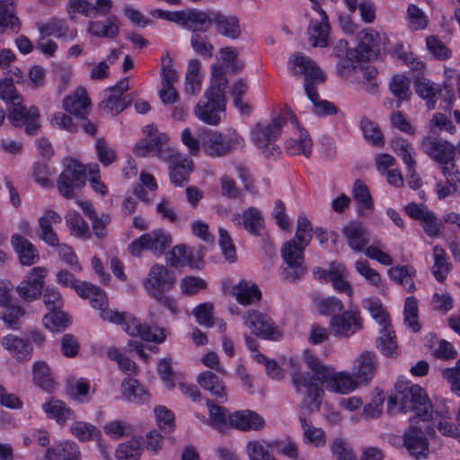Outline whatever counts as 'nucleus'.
Returning <instances> with one entry per match:
<instances>
[{
	"label": "nucleus",
	"instance_id": "9d476101",
	"mask_svg": "<svg viewBox=\"0 0 460 460\" xmlns=\"http://www.w3.org/2000/svg\"><path fill=\"white\" fill-rule=\"evenodd\" d=\"M432 433H402L393 435L388 441L396 447H405L416 459L426 458L429 454V438Z\"/></svg>",
	"mask_w": 460,
	"mask_h": 460
},
{
	"label": "nucleus",
	"instance_id": "338daca9",
	"mask_svg": "<svg viewBox=\"0 0 460 460\" xmlns=\"http://www.w3.org/2000/svg\"><path fill=\"white\" fill-rule=\"evenodd\" d=\"M180 287L181 293L184 296H193L199 290L205 289L207 288V283L200 278L188 276L181 280Z\"/></svg>",
	"mask_w": 460,
	"mask_h": 460
},
{
	"label": "nucleus",
	"instance_id": "5fc2aeb1",
	"mask_svg": "<svg viewBox=\"0 0 460 460\" xmlns=\"http://www.w3.org/2000/svg\"><path fill=\"white\" fill-rule=\"evenodd\" d=\"M44 411L58 422H65L70 416L71 411L59 400H50L42 405Z\"/></svg>",
	"mask_w": 460,
	"mask_h": 460
},
{
	"label": "nucleus",
	"instance_id": "6ab92c4d",
	"mask_svg": "<svg viewBox=\"0 0 460 460\" xmlns=\"http://www.w3.org/2000/svg\"><path fill=\"white\" fill-rule=\"evenodd\" d=\"M46 270L42 267H34L30 274L16 288V291L21 298L26 301L37 299L43 288V279Z\"/></svg>",
	"mask_w": 460,
	"mask_h": 460
},
{
	"label": "nucleus",
	"instance_id": "20e7f679",
	"mask_svg": "<svg viewBox=\"0 0 460 460\" xmlns=\"http://www.w3.org/2000/svg\"><path fill=\"white\" fill-rule=\"evenodd\" d=\"M305 360L314 373L320 375L328 391L344 394L356 390L360 385L353 375L345 372L331 373L329 367L311 354H306Z\"/></svg>",
	"mask_w": 460,
	"mask_h": 460
},
{
	"label": "nucleus",
	"instance_id": "f257e3e1",
	"mask_svg": "<svg viewBox=\"0 0 460 460\" xmlns=\"http://www.w3.org/2000/svg\"><path fill=\"white\" fill-rule=\"evenodd\" d=\"M211 69L209 87L206 89L203 98L194 107V114L204 123L217 126L221 121V113L226 111V89L228 81L225 70L220 66L213 65Z\"/></svg>",
	"mask_w": 460,
	"mask_h": 460
},
{
	"label": "nucleus",
	"instance_id": "bf43d9fd",
	"mask_svg": "<svg viewBox=\"0 0 460 460\" xmlns=\"http://www.w3.org/2000/svg\"><path fill=\"white\" fill-rule=\"evenodd\" d=\"M353 198L358 203L360 211L373 207V201L366 184L360 180H356L353 186Z\"/></svg>",
	"mask_w": 460,
	"mask_h": 460
},
{
	"label": "nucleus",
	"instance_id": "f8f14e48",
	"mask_svg": "<svg viewBox=\"0 0 460 460\" xmlns=\"http://www.w3.org/2000/svg\"><path fill=\"white\" fill-rule=\"evenodd\" d=\"M245 326L257 337L277 341L282 332L274 326L269 315L257 310L248 311L243 316Z\"/></svg>",
	"mask_w": 460,
	"mask_h": 460
},
{
	"label": "nucleus",
	"instance_id": "dca6fc26",
	"mask_svg": "<svg viewBox=\"0 0 460 460\" xmlns=\"http://www.w3.org/2000/svg\"><path fill=\"white\" fill-rule=\"evenodd\" d=\"M112 6L113 3L111 0H95V4L90 3L87 0H69L68 13L73 20L75 19L76 13L94 19L98 16L108 15Z\"/></svg>",
	"mask_w": 460,
	"mask_h": 460
},
{
	"label": "nucleus",
	"instance_id": "a18cd8bd",
	"mask_svg": "<svg viewBox=\"0 0 460 460\" xmlns=\"http://www.w3.org/2000/svg\"><path fill=\"white\" fill-rule=\"evenodd\" d=\"M243 227L254 235H260L263 227V217L261 213L255 208H248L242 214Z\"/></svg>",
	"mask_w": 460,
	"mask_h": 460
},
{
	"label": "nucleus",
	"instance_id": "09e8293b",
	"mask_svg": "<svg viewBox=\"0 0 460 460\" xmlns=\"http://www.w3.org/2000/svg\"><path fill=\"white\" fill-rule=\"evenodd\" d=\"M313 143L306 132H300L297 139H290L288 142L287 149L292 155H303L309 157L312 152Z\"/></svg>",
	"mask_w": 460,
	"mask_h": 460
},
{
	"label": "nucleus",
	"instance_id": "c85d7f7f",
	"mask_svg": "<svg viewBox=\"0 0 460 460\" xmlns=\"http://www.w3.org/2000/svg\"><path fill=\"white\" fill-rule=\"evenodd\" d=\"M3 346L12 353L18 361H28L31 358L33 349L27 340L9 334L4 337Z\"/></svg>",
	"mask_w": 460,
	"mask_h": 460
},
{
	"label": "nucleus",
	"instance_id": "49530a36",
	"mask_svg": "<svg viewBox=\"0 0 460 460\" xmlns=\"http://www.w3.org/2000/svg\"><path fill=\"white\" fill-rule=\"evenodd\" d=\"M167 263L172 267L192 265V255L185 244H178L166 254Z\"/></svg>",
	"mask_w": 460,
	"mask_h": 460
},
{
	"label": "nucleus",
	"instance_id": "e433bc0d",
	"mask_svg": "<svg viewBox=\"0 0 460 460\" xmlns=\"http://www.w3.org/2000/svg\"><path fill=\"white\" fill-rule=\"evenodd\" d=\"M438 413H434L432 407L423 410L422 412L415 413L410 419V426L408 431H435L437 429Z\"/></svg>",
	"mask_w": 460,
	"mask_h": 460
},
{
	"label": "nucleus",
	"instance_id": "2f4dec72",
	"mask_svg": "<svg viewBox=\"0 0 460 460\" xmlns=\"http://www.w3.org/2000/svg\"><path fill=\"white\" fill-rule=\"evenodd\" d=\"M21 22L15 15L14 0H0V34L12 30L18 32Z\"/></svg>",
	"mask_w": 460,
	"mask_h": 460
},
{
	"label": "nucleus",
	"instance_id": "393cba45",
	"mask_svg": "<svg viewBox=\"0 0 460 460\" xmlns=\"http://www.w3.org/2000/svg\"><path fill=\"white\" fill-rule=\"evenodd\" d=\"M61 220L60 215L56 211L51 209L46 210L44 214L39 217V238L50 246H58L59 240L52 225L58 224Z\"/></svg>",
	"mask_w": 460,
	"mask_h": 460
},
{
	"label": "nucleus",
	"instance_id": "7ed1b4c3",
	"mask_svg": "<svg viewBox=\"0 0 460 460\" xmlns=\"http://www.w3.org/2000/svg\"><path fill=\"white\" fill-rule=\"evenodd\" d=\"M430 405L427 394L420 385L400 383L395 385V393L388 397L387 411L389 414H394L397 410L418 413L430 408Z\"/></svg>",
	"mask_w": 460,
	"mask_h": 460
},
{
	"label": "nucleus",
	"instance_id": "13d9d810",
	"mask_svg": "<svg viewBox=\"0 0 460 460\" xmlns=\"http://www.w3.org/2000/svg\"><path fill=\"white\" fill-rule=\"evenodd\" d=\"M75 290L80 296L84 298H87L92 295L97 296L98 298L95 299L94 306L105 305L107 303V297L105 294L98 287L93 284L79 281Z\"/></svg>",
	"mask_w": 460,
	"mask_h": 460
},
{
	"label": "nucleus",
	"instance_id": "052dcab7",
	"mask_svg": "<svg viewBox=\"0 0 460 460\" xmlns=\"http://www.w3.org/2000/svg\"><path fill=\"white\" fill-rule=\"evenodd\" d=\"M139 456L140 443L135 438L119 444L116 450L117 460H137Z\"/></svg>",
	"mask_w": 460,
	"mask_h": 460
},
{
	"label": "nucleus",
	"instance_id": "412c9836",
	"mask_svg": "<svg viewBox=\"0 0 460 460\" xmlns=\"http://www.w3.org/2000/svg\"><path fill=\"white\" fill-rule=\"evenodd\" d=\"M319 18L312 20L308 27L309 40L314 48H325L328 46L330 24L326 13L322 9L314 10Z\"/></svg>",
	"mask_w": 460,
	"mask_h": 460
},
{
	"label": "nucleus",
	"instance_id": "6e6d98bb",
	"mask_svg": "<svg viewBox=\"0 0 460 460\" xmlns=\"http://www.w3.org/2000/svg\"><path fill=\"white\" fill-rule=\"evenodd\" d=\"M406 20L411 30H424L428 26V17L424 12L415 4H409Z\"/></svg>",
	"mask_w": 460,
	"mask_h": 460
},
{
	"label": "nucleus",
	"instance_id": "423d86ee",
	"mask_svg": "<svg viewBox=\"0 0 460 460\" xmlns=\"http://www.w3.org/2000/svg\"><path fill=\"white\" fill-rule=\"evenodd\" d=\"M291 381L296 393L304 396L307 408L310 411L319 410L324 394V382L320 379V375L294 371L291 374Z\"/></svg>",
	"mask_w": 460,
	"mask_h": 460
},
{
	"label": "nucleus",
	"instance_id": "aec40b11",
	"mask_svg": "<svg viewBox=\"0 0 460 460\" xmlns=\"http://www.w3.org/2000/svg\"><path fill=\"white\" fill-rule=\"evenodd\" d=\"M405 211L413 219L421 221L422 227L427 235L436 237L440 233V223L436 215L424 205L410 203Z\"/></svg>",
	"mask_w": 460,
	"mask_h": 460
},
{
	"label": "nucleus",
	"instance_id": "c9c22d12",
	"mask_svg": "<svg viewBox=\"0 0 460 460\" xmlns=\"http://www.w3.org/2000/svg\"><path fill=\"white\" fill-rule=\"evenodd\" d=\"M213 18L214 24L219 34L233 40L240 37L241 28L239 21L235 16L226 15L217 11Z\"/></svg>",
	"mask_w": 460,
	"mask_h": 460
},
{
	"label": "nucleus",
	"instance_id": "4c0bfd02",
	"mask_svg": "<svg viewBox=\"0 0 460 460\" xmlns=\"http://www.w3.org/2000/svg\"><path fill=\"white\" fill-rule=\"evenodd\" d=\"M33 381L42 390L52 393L56 389V382L51 376L49 367L45 361H36L32 368Z\"/></svg>",
	"mask_w": 460,
	"mask_h": 460
},
{
	"label": "nucleus",
	"instance_id": "f704fd0d",
	"mask_svg": "<svg viewBox=\"0 0 460 460\" xmlns=\"http://www.w3.org/2000/svg\"><path fill=\"white\" fill-rule=\"evenodd\" d=\"M90 102L86 90L84 88H77L74 93L63 100V108L67 112L78 118L84 114L86 108L90 105Z\"/></svg>",
	"mask_w": 460,
	"mask_h": 460
},
{
	"label": "nucleus",
	"instance_id": "c03bdc74",
	"mask_svg": "<svg viewBox=\"0 0 460 460\" xmlns=\"http://www.w3.org/2000/svg\"><path fill=\"white\" fill-rule=\"evenodd\" d=\"M313 301L318 313L323 315L332 314L333 316L343 311L342 302L335 296L321 297L316 296Z\"/></svg>",
	"mask_w": 460,
	"mask_h": 460
},
{
	"label": "nucleus",
	"instance_id": "cd10ccee",
	"mask_svg": "<svg viewBox=\"0 0 460 460\" xmlns=\"http://www.w3.org/2000/svg\"><path fill=\"white\" fill-rule=\"evenodd\" d=\"M197 383L217 399L226 401V385L215 373L211 371H203L196 378Z\"/></svg>",
	"mask_w": 460,
	"mask_h": 460
},
{
	"label": "nucleus",
	"instance_id": "3c124183",
	"mask_svg": "<svg viewBox=\"0 0 460 460\" xmlns=\"http://www.w3.org/2000/svg\"><path fill=\"white\" fill-rule=\"evenodd\" d=\"M404 323L413 332H419L420 331L421 326L418 322L417 299L414 296L406 298L404 305Z\"/></svg>",
	"mask_w": 460,
	"mask_h": 460
},
{
	"label": "nucleus",
	"instance_id": "2eb2a0df",
	"mask_svg": "<svg viewBox=\"0 0 460 460\" xmlns=\"http://www.w3.org/2000/svg\"><path fill=\"white\" fill-rule=\"evenodd\" d=\"M174 284L175 278L173 272L163 264L153 265L144 281L148 294L169 291L173 288Z\"/></svg>",
	"mask_w": 460,
	"mask_h": 460
},
{
	"label": "nucleus",
	"instance_id": "8fccbe9b",
	"mask_svg": "<svg viewBox=\"0 0 460 460\" xmlns=\"http://www.w3.org/2000/svg\"><path fill=\"white\" fill-rule=\"evenodd\" d=\"M360 128L364 137L372 145L377 146L384 145V136L377 124L368 119L363 118L360 120Z\"/></svg>",
	"mask_w": 460,
	"mask_h": 460
},
{
	"label": "nucleus",
	"instance_id": "a211bd4d",
	"mask_svg": "<svg viewBox=\"0 0 460 460\" xmlns=\"http://www.w3.org/2000/svg\"><path fill=\"white\" fill-rule=\"evenodd\" d=\"M306 246H303L301 243L296 242V240H290L286 242L281 247V257L285 263L294 272L288 278L293 280L299 279L305 273L304 268V250Z\"/></svg>",
	"mask_w": 460,
	"mask_h": 460
},
{
	"label": "nucleus",
	"instance_id": "7c9ffc66",
	"mask_svg": "<svg viewBox=\"0 0 460 460\" xmlns=\"http://www.w3.org/2000/svg\"><path fill=\"white\" fill-rule=\"evenodd\" d=\"M87 31L98 38H115L119 33V19L111 15L105 22L90 21L87 23Z\"/></svg>",
	"mask_w": 460,
	"mask_h": 460
},
{
	"label": "nucleus",
	"instance_id": "e2e57ef3",
	"mask_svg": "<svg viewBox=\"0 0 460 460\" xmlns=\"http://www.w3.org/2000/svg\"><path fill=\"white\" fill-rule=\"evenodd\" d=\"M213 311L214 305L211 303H203L192 310V314L196 317L199 324L212 327L214 325Z\"/></svg>",
	"mask_w": 460,
	"mask_h": 460
},
{
	"label": "nucleus",
	"instance_id": "ea45409f",
	"mask_svg": "<svg viewBox=\"0 0 460 460\" xmlns=\"http://www.w3.org/2000/svg\"><path fill=\"white\" fill-rule=\"evenodd\" d=\"M434 263L431 267V272L437 281L442 283L447 279L451 270V265L447 261L446 251L439 245L433 248Z\"/></svg>",
	"mask_w": 460,
	"mask_h": 460
},
{
	"label": "nucleus",
	"instance_id": "603ef678",
	"mask_svg": "<svg viewBox=\"0 0 460 460\" xmlns=\"http://www.w3.org/2000/svg\"><path fill=\"white\" fill-rule=\"evenodd\" d=\"M155 155L159 159L170 162L173 156L178 155L180 153L175 152L169 143V137L166 134H158L155 136Z\"/></svg>",
	"mask_w": 460,
	"mask_h": 460
},
{
	"label": "nucleus",
	"instance_id": "4be33fe9",
	"mask_svg": "<svg viewBox=\"0 0 460 460\" xmlns=\"http://www.w3.org/2000/svg\"><path fill=\"white\" fill-rule=\"evenodd\" d=\"M193 168V161L182 154L173 156L168 167L171 182L176 187L183 186L188 181Z\"/></svg>",
	"mask_w": 460,
	"mask_h": 460
},
{
	"label": "nucleus",
	"instance_id": "5701e85b",
	"mask_svg": "<svg viewBox=\"0 0 460 460\" xmlns=\"http://www.w3.org/2000/svg\"><path fill=\"white\" fill-rule=\"evenodd\" d=\"M342 234L349 248L356 252H362L370 242L367 228L356 221L349 222L345 226Z\"/></svg>",
	"mask_w": 460,
	"mask_h": 460
},
{
	"label": "nucleus",
	"instance_id": "1a4fd4ad",
	"mask_svg": "<svg viewBox=\"0 0 460 460\" xmlns=\"http://www.w3.org/2000/svg\"><path fill=\"white\" fill-rule=\"evenodd\" d=\"M172 243V236L162 229H155L135 239L128 245V252L139 257L144 250L151 251L156 255L163 254Z\"/></svg>",
	"mask_w": 460,
	"mask_h": 460
},
{
	"label": "nucleus",
	"instance_id": "0e129e2a",
	"mask_svg": "<svg viewBox=\"0 0 460 460\" xmlns=\"http://www.w3.org/2000/svg\"><path fill=\"white\" fill-rule=\"evenodd\" d=\"M68 226L73 234L79 238L89 239L91 232L88 224L81 217L80 214L75 213L68 219Z\"/></svg>",
	"mask_w": 460,
	"mask_h": 460
},
{
	"label": "nucleus",
	"instance_id": "9b49d317",
	"mask_svg": "<svg viewBox=\"0 0 460 460\" xmlns=\"http://www.w3.org/2000/svg\"><path fill=\"white\" fill-rule=\"evenodd\" d=\"M286 123V119L277 116L271 119V122L266 126H258L254 131V139L256 145L267 155H275L279 154V149L274 144L279 137L282 126Z\"/></svg>",
	"mask_w": 460,
	"mask_h": 460
},
{
	"label": "nucleus",
	"instance_id": "c756f323",
	"mask_svg": "<svg viewBox=\"0 0 460 460\" xmlns=\"http://www.w3.org/2000/svg\"><path fill=\"white\" fill-rule=\"evenodd\" d=\"M233 296L242 305H248L261 299L259 287L247 280H241L233 288Z\"/></svg>",
	"mask_w": 460,
	"mask_h": 460
},
{
	"label": "nucleus",
	"instance_id": "a878e982",
	"mask_svg": "<svg viewBox=\"0 0 460 460\" xmlns=\"http://www.w3.org/2000/svg\"><path fill=\"white\" fill-rule=\"evenodd\" d=\"M376 360L374 352L367 350L360 354L354 362L353 376L361 384L367 383L375 376Z\"/></svg>",
	"mask_w": 460,
	"mask_h": 460
},
{
	"label": "nucleus",
	"instance_id": "58836bf2",
	"mask_svg": "<svg viewBox=\"0 0 460 460\" xmlns=\"http://www.w3.org/2000/svg\"><path fill=\"white\" fill-rule=\"evenodd\" d=\"M46 457L49 460H81V454L75 443L64 442L49 448Z\"/></svg>",
	"mask_w": 460,
	"mask_h": 460
},
{
	"label": "nucleus",
	"instance_id": "4468645a",
	"mask_svg": "<svg viewBox=\"0 0 460 460\" xmlns=\"http://www.w3.org/2000/svg\"><path fill=\"white\" fill-rule=\"evenodd\" d=\"M420 146L423 152L438 164H448L456 157L455 146L439 137H424Z\"/></svg>",
	"mask_w": 460,
	"mask_h": 460
},
{
	"label": "nucleus",
	"instance_id": "680f3d73",
	"mask_svg": "<svg viewBox=\"0 0 460 460\" xmlns=\"http://www.w3.org/2000/svg\"><path fill=\"white\" fill-rule=\"evenodd\" d=\"M270 447L265 442L251 441L247 444V455L250 460H277L268 451Z\"/></svg>",
	"mask_w": 460,
	"mask_h": 460
},
{
	"label": "nucleus",
	"instance_id": "79ce46f5",
	"mask_svg": "<svg viewBox=\"0 0 460 460\" xmlns=\"http://www.w3.org/2000/svg\"><path fill=\"white\" fill-rule=\"evenodd\" d=\"M347 269L342 264H338L332 267L330 273V282L334 290L339 293H345L348 296H353V288L350 283L346 279Z\"/></svg>",
	"mask_w": 460,
	"mask_h": 460
},
{
	"label": "nucleus",
	"instance_id": "774afa93",
	"mask_svg": "<svg viewBox=\"0 0 460 460\" xmlns=\"http://www.w3.org/2000/svg\"><path fill=\"white\" fill-rule=\"evenodd\" d=\"M442 376L450 383L451 391L460 396V358L456 362L454 367L445 368Z\"/></svg>",
	"mask_w": 460,
	"mask_h": 460
},
{
	"label": "nucleus",
	"instance_id": "69168bd1",
	"mask_svg": "<svg viewBox=\"0 0 460 460\" xmlns=\"http://www.w3.org/2000/svg\"><path fill=\"white\" fill-rule=\"evenodd\" d=\"M95 151L98 160L104 166L111 164L117 159L116 152L108 146L103 138L96 140Z\"/></svg>",
	"mask_w": 460,
	"mask_h": 460
},
{
	"label": "nucleus",
	"instance_id": "6e6552de",
	"mask_svg": "<svg viewBox=\"0 0 460 460\" xmlns=\"http://www.w3.org/2000/svg\"><path fill=\"white\" fill-rule=\"evenodd\" d=\"M8 119L15 128L24 127L27 135L34 136L40 128V111L36 106L29 109L22 105V97L16 96L14 106L8 111Z\"/></svg>",
	"mask_w": 460,
	"mask_h": 460
},
{
	"label": "nucleus",
	"instance_id": "4d7b16f0",
	"mask_svg": "<svg viewBox=\"0 0 460 460\" xmlns=\"http://www.w3.org/2000/svg\"><path fill=\"white\" fill-rule=\"evenodd\" d=\"M312 231L313 227L308 218L303 214L299 215L294 240L303 246H308L312 240Z\"/></svg>",
	"mask_w": 460,
	"mask_h": 460
},
{
	"label": "nucleus",
	"instance_id": "864d4df0",
	"mask_svg": "<svg viewBox=\"0 0 460 460\" xmlns=\"http://www.w3.org/2000/svg\"><path fill=\"white\" fill-rule=\"evenodd\" d=\"M217 11H209L208 13L198 11L195 9L190 10L189 22L197 25L195 28L198 31H206L209 29L212 23H214V14H217Z\"/></svg>",
	"mask_w": 460,
	"mask_h": 460
},
{
	"label": "nucleus",
	"instance_id": "473e14b6",
	"mask_svg": "<svg viewBox=\"0 0 460 460\" xmlns=\"http://www.w3.org/2000/svg\"><path fill=\"white\" fill-rule=\"evenodd\" d=\"M417 94L426 100L429 110L435 109L437 95L441 93V86L436 85L433 82L423 76H418L413 82Z\"/></svg>",
	"mask_w": 460,
	"mask_h": 460
},
{
	"label": "nucleus",
	"instance_id": "37998d69",
	"mask_svg": "<svg viewBox=\"0 0 460 460\" xmlns=\"http://www.w3.org/2000/svg\"><path fill=\"white\" fill-rule=\"evenodd\" d=\"M393 151L403 161L407 166V171H412L415 168L416 161L412 157V146L406 139L396 137L391 142Z\"/></svg>",
	"mask_w": 460,
	"mask_h": 460
},
{
	"label": "nucleus",
	"instance_id": "0eeeda50",
	"mask_svg": "<svg viewBox=\"0 0 460 460\" xmlns=\"http://www.w3.org/2000/svg\"><path fill=\"white\" fill-rule=\"evenodd\" d=\"M86 172L84 166L77 160L69 158L64 162V170L59 174L57 187L59 194L66 199L75 198V189L85 185Z\"/></svg>",
	"mask_w": 460,
	"mask_h": 460
},
{
	"label": "nucleus",
	"instance_id": "a19ab883",
	"mask_svg": "<svg viewBox=\"0 0 460 460\" xmlns=\"http://www.w3.org/2000/svg\"><path fill=\"white\" fill-rule=\"evenodd\" d=\"M411 81L402 75H394L388 84L389 91L396 98V107L399 108L401 103L408 101L411 97L410 89Z\"/></svg>",
	"mask_w": 460,
	"mask_h": 460
},
{
	"label": "nucleus",
	"instance_id": "f03ea898",
	"mask_svg": "<svg viewBox=\"0 0 460 460\" xmlns=\"http://www.w3.org/2000/svg\"><path fill=\"white\" fill-rule=\"evenodd\" d=\"M290 62L293 65L294 74L305 76L304 88L307 98L314 105V112L317 115L335 114L337 112L335 105L326 100L321 101L314 87L316 84L324 81V75L315 62L300 53L293 55Z\"/></svg>",
	"mask_w": 460,
	"mask_h": 460
},
{
	"label": "nucleus",
	"instance_id": "de8ad7c7",
	"mask_svg": "<svg viewBox=\"0 0 460 460\" xmlns=\"http://www.w3.org/2000/svg\"><path fill=\"white\" fill-rule=\"evenodd\" d=\"M122 394L130 402H145L148 395L138 380L135 378L125 379L122 383Z\"/></svg>",
	"mask_w": 460,
	"mask_h": 460
},
{
	"label": "nucleus",
	"instance_id": "39448f33",
	"mask_svg": "<svg viewBox=\"0 0 460 460\" xmlns=\"http://www.w3.org/2000/svg\"><path fill=\"white\" fill-rule=\"evenodd\" d=\"M200 141L206 155L219 158L229 155L242 145L243 139L235 129L230 128L226 134L206 130L200 136Z\"/></svg>",
	"mask_w": 460,
	"mask_h": 460
},
{
	"label": "nucleus",
	"instance_id": "b1692460",
	"mask_svg": "<svg viewBox=\"0 0 460 460\" xmlns=\"http://www.w3.org/2000/svg\"><path fill=\"white\" fill-rule=\"evenodd\" d=\"M232 428L236 429H264V419L257 412L251 410L236 411L230 414L228 419Z\"/></svg>",
	"mask_w": 460,
	"mask_h": 460
},
{
	"label": "nucleus",
	"instance_id": "72a5a7b5",
	"mask_svg": "<svg viewBox=\"0 0 460 460\" xmlns=\"http://www.w3.org/2000/svg\"><path fill=\"white\" fill-rule=\"evenodd\" d=\"M376 348L385 357H397L398 345L392 324L380 328L376 338Z\"/></svg>",
	"mask_w": 460,
	"mask_h": 460
},
{
	"label": "nucleus",
	"instance_id": "f3484780",
	"mask_svg": "<svg viewBox=\"0 0 460 460\" xmlns=\"http://www.w3.org/2000/svg\"><path fill=\"white\" fill-rule=\"evenodd\" d=\"M124 331L130 336H140L146 341L162 343L165 340L163 328L142 324L137 319L126 313V320L121 324Z\"/></svg>",
	"mask_w": 460,
	"mask_h": 460
},
{
	"label": "nucleus",
	"instance_id": "ddd939ff",
	"mask_svg": "<svg viewBox=\"0 0 460 460\" xmlns=\"http://www.w3.org/2000/svg\"><path fill=\"white\" fill-rule=\"evenodd\" d=\"M329 327L334 336L349 338L361 330L363 324L359 312L349 309L333 315Z\"/></svg>",
	"mask_w": 460,
	"mask_h": 460
},
{
	"label": "nucleus",
	"instance_id": "bb28decb",
	"mask_svg": "<svg viewBox=\"0 0 460 460\" xmlns=\"http://www.w3.org/2000/svg\"><path fill=\"white\" fill-rule=\"evenodd\" d=\"M11 244L22 265L31 266L39 260L37 248L25 237L14 234L11 238Z\"/></svg>",
	"mask_w": 460,
	"mask_h": 460
}]
</instances>
